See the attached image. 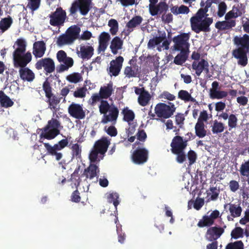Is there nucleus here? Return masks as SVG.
<instances>
[{
  "instance_id": "nucleus-6",
  "label": "nucleus",
  "mask_w": 249,
  "mask_h": 249,
  "mask_svg": "<svg viewBox=\"0 0 249 249\" xmlns=\"http://www.w3.org/2000/svg\"><path fill=\"white\" fill-rule=\"evenodd\" d=\"M26 51L17 48L13 52V59L15 65L17 64L20 67H25L32 60V54L30 52H27L22 55Z\"/></svg>"
},
{
  "instance_id": "nucleus-57",
  "label": "nucleus",
  "mask_w": 249,
  "mask_h": 249,
  "mask_svg": "<svg viewBox=\"0 0 249 249\" xmlns=\"http://www.w3.org/2000/svg\"><path fill=\"white\" fill-rule=\"evenodd\" d=\"M110 39V36L108 33L103 32L99 36V42L108 43V41Z\"/></svg>"
},
{
  "instance_id": "nucleus-18",
  "label": "nucleus",
  "mask_w": 249,
  "mask_h": 249,
  "mask_svg": "<svg viewBox=\"0 0 249 249\" xmlns=\"http://www.w3.org/2000/svg\"><path fill=\"white\" fill-rule=\"evenodd\" d=\"M249 51L236 49L232 51V56L238 60V65L245 67L248 63L247 53Z\"/></svg>"
},
{
  "instance_id": "nucleus-3",
  "label": "nucleus",
  "mask_w": 249,
  "mask_h": 249,
  "mask_svg": "<svg viewBox=\"0 0 249 249\" xmlns=\"http://www.w3.org/2000/svg\"><path fill=\"white\" fill-rule=\"evenodd\" d=\"M60 126V122L56 119L52 118L48 122L47 124L43 128L40 129L42 131L40 134V140L44 138L47 140H52L56 137L59 133V128Z\"/></svg>"
},
{
  "instance_id": "nucleus-13",
  "label": "nucleus",
  "mask_w": 249,
  "mask_h": 249,
  "mask_svg": "<svg viewBox=\"0 0 249 249\" xmlns=\"http://www.w3.org/2000/svg\"><path fill=\"white\" fill-rule=\"evenodd\" d=\"M68 112L71 116L76 119L82 120L85 118V111L83 110L82 105L72 103L68 107Z\"/></svg>"
},
{
  "instance_id": "nucleus-62",
  "label": "nucleus",
  "mask_w": 249,
  "mask_h": 249,
  "mask_svg": "<svg viewBox=\"0 0 249 249\" xmlns=\"http://www.w3.org/2000/svg\"><path fill=\"white\" fill-rule=\"evenodd\" d=\"M160 97L169 101H174L176 99V96L170 93L167 91H164L162 92L160 95Z\"/></svg>"
},
{
  "instance_id": "nucleus-43",
  "label": "nucleus",
  "mask_w": 249,
  "mask_h": 249,
  "mask_svg": "<svg viewBox=\"0 0 249 249\" xmlns=\"http://www.w3.org/2000/svg\"><path fill=\"white\" fill-rule=\"evenodd\" d=\"M47 98L48 99L47 102L49 104V107L51 108L55 109L56 105L60 103L61 99H62V97H58L54 94L52 93L51 97Z\"/></svg>"
},
{
  "instance_id": "nucleus-33",
  "label": "nucleus",
  "mask_w": 249,
  "mask_h": 249,
  "mask_svg": "<svg viewBox=\"0 0 249 249\" xmlns=\"http://www.w3.org/2000/svg\"><path fill=\"white\" fill-rule=\"evenodd\" d=\"M142 20V17L140 16H136L127 23L126 26L128 29H131L132 31L133 28L141 24Z\"/></svg>"
},
{
  "instance_id": "nucleus-64",
  "label": "nucleus",
  "mask_w": 249,
  "mask_h": 249,
  "mask_svg": "<svg viewBox=\"0 0 249 249\" xmlns=\"http://www.w3.org/2000/svg\"><path fill=\"white\" fill-rule=\"evenodd\" d=\"M71 200L75 203L79 202L81 200L80 193L77 189L75 190L71 194Z\"/></svg>"
},
{
  "instance_id": "nucleus-9",
  "label": "nucleus",
  "mask_w": 249,
  "mask_h": 249,
  "mask_svg": "<svg viewBox=\"0 0 249 249\" xmlns=\"http://www.w3.org/2000/svg\"><path fill=\"white\" fill-rule=\"evenodd\" d=\"M35 67L37 70L43 68L46 74L51 73L55 70V64L52 58H44L38 60L35 64Z\"/></svg>"
},
{
  "instance_id": "nucleus-23",
  "label": "nucleus",
  "mask_w": 249,
  "mask_h": 249,
  "mask_svg": "<svg viewBox=\"0 0 249 249\" xmlns=\"http://www.w3.org/2000/svg\"><path fill=\"white\" fill-rule=\"evenodd\" d=\"M236 25L235 20H226L222 21H218L215 23V27L219 30L223 31L229 30Z\"/></svg>"
},
{
  "instance_id": "nucleus-8",
  "label": "nucleus",
  "mask_w": 249,
  "mask_h": 249,
  "mask_svg": "<svg viewBox=\"0 0 249 249\" xmlns=\"http://www.w3.org/2000/svg\"><path fill=\"white\" fill-rule=\"evenodd\" d=\"M50 24L53 26L60 27L63 25L66 18V12L60 7L56 9L54 12L49 15Z\"/></svg>"
},
{
  "instance_id": "nucleus-22",
  "label": "nucleus",
  "mask_w": 249,
  "mask_h": 249,
  "mask_svg": "<svg viewBox=\"0 0 249 249\" xmlns=\"http://www.w3.org/2000/svg\"><path fill=\"white\" fill-rule=\"evenodd\" d=\"M19 70L20 77L24 81L31 82L35 78L34 73L28 68L21 67Z\"/></svg>"
},
{
  "instance_id": "nucleus-16",
  "label": "nucleus",
  "mask_w": 249,
  "mask_h": 249,
  "mask_svg": "<svg viewBox=\"0 0 249 249\" xmlns=\"http://www.w3.org/2000/svg\"><path fill=\"white\" fill-rule=\"evenodd\" d=\"M168 5L165 1H160L157 4L151 5L149 8V12L152 16H155L166 13L168 10Z\"/></svg>"
},
{
  "instance_id": "nucleus-34",
  "label": "nucleus",
  "mask_w": 249,
  "mask_h": 249,
  "mask_svg": "<svg viewBox=\"0 0 249 249\" xmlns=\"http://www.w3.org/2000/svg\"><path fill=\"white\" fill-rule=\"evenodd\" d=\"M122 113L124 115L123 120L128 123L129 124H130V122L133 121L135 118V114L134 112L128 108V107H124L122 111Z\"/></svg>"
},
{
  "instance_id": "nucleus-50",
  "label": "nucleus",
  "mask_w": 249,
  "mask_h": 249,
  "mask_svg": "<svg viewBox=\"0 0 249 249\" xmlns=\"http://www.w3.org/2000/svg\"><path fill=\"white\" fill-rule=\"evenodd\" d=\"M71 153L73 158L80 159L81 158V148L78 143L73 144L71 147Z\"/></svg>"
},
{
  "instance_id": "nucleus-51",
  "label": "nucleus",
  "mask_w": 249,
  "mask_h": 249,
  "mask_svg": "<svg viewBox=\"0 0 249 249\" xmlns=\"http://www.w3.org/2000/svg\"><path fill=\"white\" fill-rule=\"evenodd\" d=\"M228 92L223 90H213V93H210V97L212 99H220L227 97Z\"/></svg>"
},
{
  "instance_id": "nucleus-45",
  "label": "nucleus",
  "mask_w": 249,
  "mask_h": 249,
  "mask_svg": "<svg viewBox=\"0 0 249 249\" xmlns=\"http://www.w3.org/2000/svg\"><path fill=\"white\" fill-rule=\"evenodd\" d=\"M224 128V125L222 123L215 120L212 126V131L213 134H218L222 133Z\"/></svg>"
},
{
  "instance_id": "nucleus-61",
  "label": "nucleus",
  "mask_w": 249,
  "mask_h": 249,
  "mask_svg": "<svg viewBox=\"0 0 249 249\" xmlns=\"http://www.w3.org/2000/svg\"><path fill=\"white\" fill-rule=\"evenodd\" d=\"M136 137L138 140L144 142L147 138V135L144 130H139L136 134Z\"/></svg>"
},
{
  "instance_id": "nucleus-20",
  "label": "nucleus",
  "mask_w": 249,
  "mask_h": 249,
  "mask_svg": "<svg viewBox=\"0 0 249 249\" xmlns=\"http://www.w3.org/2000/svg\"><path fill=\"white\" fill-rule=\"evenodd\" d=\"M110 144V140H108L107 137H102L95 142L94 148L97 150L99 154L103 155L107 152Z\"/></svg>"
},
{
  "instance_id": "nucleus-37",
  "label": "nucleus",
  "mask_w": 249,
  "mask_h": 249,
  "mask_svg": "<svg viewBox=\"0 0 249 249\" xmlns=\"http://www.w3.org/2000/svg\"><path fill=\"white\" fill-rule=\"evenodd\" d=\"M207 196H210L208 200L212 201L216 200L219 196L220 193V190L216 187H211L210 189L207 191Z\"/></svg>"
},
{
  "instance_id": "nucleus-53",
  "label": "nucleus",
  "mask_w": 249,
  "mask_h": 249,
  "mask_svg": "<svg viewBox=\"0 0 249 249\" xmlns=\"http://www.w3.org/2000/svg\"><path fill=\"white\" fill-rule=\"evenodd\" d=\"M227 9V6L224 1L220 2L218 5V11L217 15L219 17H223L226 13Z\"/></svg>"
},
{
  "instance_id": "nucleus-41",
  "label": "nucleus",
  "mask_w": 249,
  "mask_h": 249,
  "mask_svg": "<svg viewBox=\"0 0 249 249\" xmlns=\"http://www.w3.org/2000/svg\"><path fill=\"white\" fill-rule=\"evenodd\" d=\"M213 222L209 215H205L200 219L197 225L199 228H203L205 227H210L213 224Z\"/></svg>"
},
{
  "instance_id": "nucleus-44",
  "label": "nucleus",
  "mask_w": 249,
  "mask_h": 249,
  "mask_svg": "<svg viewBox=\"0 0 249 249\" xmlns=\"http://www.w3.org/2000/svg\"><path fill=\"white\" fill-rule=\"evenodd\" d=\"M244 230L240 227H236L234 228L231 233V238L234 239L242 238L244 237Z\"/></svg>"
},
{
  "instance_id": "nucleus-46",
  "label": "nucleus",
  "mask_w": 249,
  "mask_h": 249,
  "mask_svg": "<svg viewBox=\"0 0 249 249\" xmlns=\"http://www.w3.org/2000/svg\"><path fill=\"white\" fill-rule=\"evenodd\" d=\"M67 80L71 83H77L83 80L81 74L78 72H74L67 76Z\"/></svg>"
},
{
  "instance_id": "nucleus-31",
  "label": "nucleus",
  "mask_w": 249,
  "mask_h": 249,
  "mask_svg": "<svg viewBox=\"0 0 249 249\" xmlns=\"http://www.w3.org/2000/svg\"><path fill=\"white\" fill-rule=\"evenodd\" d=\"M13 23V19L10 16L2 18L0 21V30L4 33L7 30Z\"/></svg>"
},
{
  "instance_id": "nucleus-19",
  "label": "nucleus",
  "mask_w": 249,
  "mask_h": 249,
  "mask_svg": "<svg viewBox=\"0 0 249 249\" xmlns=\"http://www.w3.org/2000/svg\"><path fill=\"white\" fill-rule=\"evenodd\" d=\"M233 42L235 45L239 47L237 49L249 51V36L248 35L245 34L241 37L235 36L233 38Z\"/></svg>"
},
{
  "instance_id": "nucleus-32",
  "label": "nucleus",
  "mask_w": 249,
  "mask_h": 249,
  "mask_svg": "<svg viewBox=\"0 0 249 249\" xmlns=\"http://www.w3.org/2000/svg\"><path fill=\"white\" fill-rule=\"evenodd\" d=\"M78 2L81 14L83 16L86 15L90 10L89 0H79Z\"/></svg>"
},
{
  "instance_id": "nucleus-17",
  "label": "nucleus",
  "mask_w": 249,
  "mask_h": 249,
  "mask_svg": "<svg viewBox=\"0 0 249 249\" xmlns=\"http://www.w3.org/2000/svg\"><path fill=\"white\" fill-rule=\"evenodd\" d=\"M192 69L196 71V74L199 76L203 71L208 74L209 72V65L207 61L201 59L198 62L194 61L192 63Z\"/></svg>"
},
{
  "instance_id": "nucleus-14",
  "label": "nucleus",
  "mask_w": 249,
  "mask_h": 249,
  "mask_svg": "<svg viewBox=\"0 0 249 249\" xmlns=\"http://www.w3.org/2000/svg\"><path fill=\"white\" fill-rule=\"evenodd\" d=\"M187 145L186 141H183L182 137L176 136L174 137L171 143L172 152L174 154H178L180 151H184Z\"/></svg>"
},
{
  "instance_id": "nucleus-40",
  "label": "nucleus",
  "mask_w": 249,
  "mask_h": 249,
  "mask_svg": "<svg viewBox=\"0 0 249 249\" xmlns=\"http://www.w3.org/2000/svg\"><path fill=\"white\" fill-rule=\"evenodd\" d=\"M73 42L72 40L68 36V35L65 33L60 35L57 38V44L59 46H62L66 44H71Z\"/></svg>"
},
{
  "instance_id": "nucleus-5",
  "label": "nucleus",
  "mask_w": 249,
  "mask_h": 249,
  "mask_svg": "<svg viewBox=\"0 0 249 249\" xmlns=\"http://www.w3.org/2000/svg\"><path fill=\"white\" fill-rule=\"evenodd\" d=\"M68 143V140L65 139L61 140L53 146H51L49 143H44V145L47 150V153L52 156H54L55 159L59 160L61 159L62 154L61 152L58 151L67 146Z\"/></svg>"
},
{
  "instance_id": "nucleus-21",
  "label": "nucleus",
  "mask_w": 249,
  "mask_h": 249,
  "mask_svg": "<svg viewBox=\"0 0 249 249\" xmlns=\"http://www.w3.org/2000/svg\"><path fill=\"white\" fill-rule=\"evenodd\" d=\"M46 49V45L43 41H38L34 43L33 53L36 58L42 57Z\"/></svg>"
},
{
  "instance_id": "nucleus-48",
  "label": "nucleus",
  "mask_w": 249,
  "mask_h": 249,
  "mask_svg": "<svg viewBox=\"0 0 249 249\" xmlns=\"http://www.w3.org/2000/svg\"><path fill=\"white\" fill-rule=\"evenodd\" d=\"M108 25L110 27L109 31L112 35H116L118 31V23L115 19H111L109 20Z\"/></svg>"
},
{
  "instance_id": "nucleus-7",
  "label": "nucleus",
  "mask_w": 249,
  "mask_h": 249,
  "mask_svg": "<svg viewBox=\"0 0 249 249\" xmlns=\"http://www.w3.org/2000/svg\"><path fill=\"white\" fill-rule=\"evenodd\" d=\"M190 38L189 33H181L173 38L174 43V49L176 51L186 50L189 51Z\"/></svg>"
},
{
  "instance_id": "nucleus-27",
  "label": "nucleus",
  "mask_w": 249,
  "mask_h": 249,
  "mask_svg": "<svg viewBox=\"0 0 249 249\" xmlns=\"http://www.w3.org/2000/svg\"><path fill=\"white\" fill-rule=\"evenodd\" d=\"M81 29L77 25H73L69 27L66 32L70 38L73 42L76 39L78 38Z\"/></svg>"
},
{
  "instance_id": "nucleus-25",
  "label": "nucleus",
  "mask_w": 249,
  "mask_h": 249,
  "mask_svg": "<svg viewBox=\"0 0 249 249\" xmlns=\"http://www.w3.org/2000/svg\"><path fill=\"white\" fill-rule=\"evenodd\" d=\"M94 49L91 46L80 47V57L83 59H89L93 54Z\"/></svg>"
},
{
  "instance_id": "nucleus-29",
  "label": "nucleus",
  "mask_w": 249,
  "mask_h": 249,
  "mask_svg": "<svg viewBox=\"0 0 249 249\" xmlns=\"http://www.w3.org/2000/svg\"><path fill=\"white\" fill-rule=\"evenodd\" d=\"M180 52L174 58V62L177 65H181L188 58V51L186 50L180 51Z\"/></svg>"
},
{
  "instance_id": "nucleus-35",
  "label": "nucleus",
  "mask_w": 249,
  "mask_h": 249,
  "mask_svg": "<svg viewBox=\"0 0 249 249\" xmlns=\"http://www.w3.org/2000/svg\"><path fill=\"white\" fill-rule=\"evenodd\" d=\"M119 197V194L116 192L107 194V202L109 203H113L116 210H117V207L120 203L118 200Z\"/></svg>"
},
{
  "instance_id": "nucleus-15",
  "label": "nucleus",
  "mask_w": 249,
  "mask_h": 249,
  "mask_svg": "<svg viewBox=\"0 0 249 249\" xmlns=\"http://www.w3.org/2000/svg\"><path fill=\"white\" fill-rule=\"evenodd\" d=\"M224 208L225 209H228L230 213V215L227 216L229 221H233L234 218L240 216L242 212V209L240 204L230 203L225 204Z\"/></svg>"
},
{
  "instance_id": "nucleus-28",
  "label": "nucleus",
  "mask_w": 249,
  "mask_h": 249,
  "mask_svg": "<svg viewBox=\"0 0 249 249\" xmlns=\"http://www.w3.org/2000/svg\"><path fill=\"white\" fill-rule=\"evenodd\" d=\"M242 15L241 10L238 6H233L232 10L228 12L225 15V18L226 20H234V19Z\"/></svg>"
},
{
  "instance_id": "nucleus-52",
  "label": "nucleus",
  "mask_w": 249,
  "mask_h": 249,
  "mask_svg": "<svg viewBox=\"0 0 249 249\" xmlns=\"http://www.w3.org/2000/svg\"><path fill=\"white\" fill-rule=\"evenodd\" d=\"M41 0H28L27 7L32 11L36 10L40 5Z\"/></svg>"
},
{
  "instance_id": "nucleus-12",
  "label": "nucleus",
  "mask_w": 249,
  "mask_h": 249,
  "mask_svg": "<svg viewBox=\"0 0 249 249\" xmlns=\"http://www.w3.org/2000/svg\"><path fill=\"white\" fill-rule=\"evenodd\" d=\"M124 60V57L119 56L110 61V66L107 69L108 73L110 76L116 77L119 74L122 68Z\"/></svg>"
},
{
  "instance_id": "nucleus-38",
  "label": "nucleus",
  "mask_w": 249,
  "mask_h": 249,
  "mask_svg": "<svg viewBox=\"0 0 249 249\" xmlns=\"http://www.w3.org/2000/svg\"><path fill=\"white\" fill-rule=\"evenodd\" d=\"M151 98V97L150 93L147 91L141 96H139L138 102L140 105L142 107H145L149 104Z\"/></svg>"
},
{
  "instance_id": "nucleus-11",
  "label": "nucleus",
  "mask_w": 249,
  "mask_h": 249,
  "mask_svg": "<svg viewBox=\"0 0 249 249\" xmlns=\"http://www.w3.org/2000/svg\"><path fill=\"white\" fill-rule=\"evenodd\" d=\"M227 228L226 225H224L222 227H211L208 228L206 234L205 238L209 241H213L218 239L222 234L224 232L225 229Z\"/></svg>"
},
{
  "instance_id": "nucleus-59",
  "label": "nucleus",
  "mask_w": 249,
  "mask_h": 249,
  "mask_svg": "<svg viewBox=\"0 0 249 249\" xmlns=\"http://www.w3.org/2000/svg\"><path fill=\"white\" fill-rule=\"evenodd\" d=\"M175 119L176 124L178 125L180 128H181L182 125L184 124V121L185 120L183 114L181 113H178L176 115Z\"/></svg>"
},
{
  "instance_id": "nucleus-42",
  "label": "nucleus",
  "mask_w": 249,
  "mask_h": 249,
  "mask_svg": "<svg viewBox=\"0 0 249 249\" xmlns=\"http://www.w3.org/2000/svg\"><path fill=\"white\" fill-rule=\"evenodd\" d=\"M137 71L138 68L136 70V68L134 65L133 67L126 66L124 69V73L126 77L130 78L137 76Z\"/></svg>"
},
{
  "instance_id": "nucleus-30",
  "label": "nucleus",
  "mask_w": 249,
  "mask_h": 249,
  "mask_svg": "<svg viewBox=\"0 0 249 249\" xmlns=\"http://www.w3.org/2000/svg\"><path fill=\"white\" fill-rule=\"evenodd\" d=\"M195 130L196 136L199 138H202L207 135V130L205 128L204 123L197 122L195 126Z\"/></svg>"
},
{
  "instance_id": "nucleus-10",
  "label": "nucleus",
  "mask_w": 249,
  "mask_h": 249,
  "mask_svg": "<svg viewBox=\"0 0 249 249\" xmlns=\"http://www.w3.org/2000/svg\"><path fill=\"white\" fill-rule=\"evenodd\" d=\"M148 159V151L145 148H137L132 155L133 161L137 164H142Z\"/></svg>"
},
{
  "instance_id": "nucleus-24",
  "label": "nucleus",
  "mask_w": 249,
  "mask_h": 249,
  "mask_svg": "<svg viewBox=\"0 0 249 249\" xmlns=\"http://www.w3.org/2000/svg\"><path fill=\"white\" fill-rule=\"evenodd\" d=\"M123 40L119 37L115 36L111 41L110 49L113 54H116L118 51L122 49Z\"/></svg>"
},
{
  "instance_id": "nucleus-47",
  "label": "nucleus",
  "mask_w": 249,
  "mask_h": 249,
  "mask_svg": "<svg viewBox=\"0 0 249 249\" xmlns=\"http://www.w3.org/2000/svg\"><path fill=\"white\" fill-rule=\"evenodd\" d=\"M225 249H244V245L241 240H238L228 244Z\"/></svg>"
},
{
  "instance_id": "nucleus-56",
  "label": "nucleus",
  "mask_w": 249,
  "mask_h": 249,
  "mask_svg": "<svg viewBox=\"0 0 249 249\" xmlns=\"http://www.w3.org/2000/svg\"><path fill=\"white\" fill-rule=\"evenodd\" d=\"M71 180L73 182L76 188L79 185L81 179L78 172H73L71 175Z\"/></svg>"
},
{
  "instance_id": "nucleus-2",
  "label": "nucleus",
  "mask_w": 249,
  "mask_h": 249,
  "mask_svg": "<svg viewBox=\"0 0 249 249\" xmlns=\"http://www.w3.org/2000/svg\"><path fill=\"white\" fill-rule=\"evenodd\" d=\"M208 16L200 8L198 9L195 15L190 18L192 30L197 34L201 32H210V26L212 24L213 19Z\"/></svg>"
},
{
  "instance_id": "nucleus-63",
  "label": "nucleus",
  "mask_w": 249,
  "mask_h": 249,
  "mask_svg": "<svg viewBox=\"0 0 249 249\" xmlns=\"http://www.w3.org/2000/svg\"><path fill=\"white\" fill-rule=\"evenodd\" d=\"M99 153V152L95 148L91 151L89 155L90 162H95L96 161Z\"/></svg>"
},
{
  "instance_id": "nucleus-39",
  "label": "nucleus",
  "mask_w": 249,
  "mask_h": 249,
  "mask_svg": "<svg viewBox=\"0 0 249 249\" xmlns=\"http://www.w3.org/2000/svg\"><path fill=\"white\" fill-rule=\"evenodd\" d=\"M166 34L164 33L159 36H156L152 39H150L148 43L149 47H154L156 45L160 44L164 39H166Z\"/></svg>"
},
{
  "instance_id": "nucleus-60",
  "label": "nucleus",
  "mask_w": 249,
  "mask_h": 249,
  "mask_svg": "<svg viewBox=\"0 0 249 249\" xmlns=\"http://www.w3.org/2000/svg\"><path fill=\"white\" fill-rule=\"evenodd\" d=\"M209 119V116L206 110H203L200 112V115L198 118L197 122L200 123H204V122H207Z\"/></svg>"
},
{
  "instance_id": "nucleus-55",
  "label": "nucleus",
  "mask_w": 249,
  "mask_h": 249,
  "mask_svg": "<svg viewBox=\"0 0 249 249\" xmlns=\"http://www.w3.org/2000/svg\"><path fill=\"white\" fill-rule=\"evenodd\" d=\"M187 157L189 160V164L192 165L196 162L197 158V155L194 151L190 150L188 152Z\"/></svg>"
},
{
  "instance_id": "nucleus-4",
  "label": "nucleus",
  "mask_w": 249,
  "mask_h": 249,
  "mask_svg": "<svg viewBox=\"0 0 249 249\" xmlns=\"http://www.w3.org/2000/svg\"><path fill=\"white\" fill-rule=\"evenodd\" d=\"M176 109L175 105L171 102H168V105L160 103L155 107V113L159 118L168 119L174 114Z\"/></svg>"
},
{
  "instance_id": "nucleus-58",
  "label": "nucleus",
  "mask_w": 249,
  "mask_h": 249,
  "mask_svg": "<svg viewBox=\"0 0 249 249\" xmlns=\"http://www.w3.org/2000/svg\"><path fill=\"white\" fill-rule=\"evenodd\" d=\"M86 90L87 89L84 87L79 88L74 92L73 96L76 98L85 97Z\"/></svg>"
},
{
  "instance_id": "nucleus-26",
  "label": "nucleus",
  "mask_w": 249,
  "mask_h": 249,
  "mask_svg": "<svg viewBox=\"0 0 249 249\" xmlns=\"http://www.w3.org/2000/svg\"><path fill=\"white\" fill-rule=\"evenodd\" d=\"M14 102L4 92L0 90V104L1 107L9 108L14 105Z\"/></svg>"
},
{
  "instance_id": "nucleus-36",
  "label": "nucleus",
  "mask_w": 249,
  "mask_h": 249,
  "mask_svg": "<svg viewBox=\"0 0 249 249\" xmlns=\"http://www.w3.org/2000/svg\"><path fill=\"white\" fill-rule=\"evenodd\" d=\"M178 98L185 102L189 101L192 102H196V99L192 97L191 94L188 91L182 89L178 91Z\"/></svg>"
},
{
  "instance_id": "nucleus-49",
  "label": "nucleus",
  "mask_w": 249,
  "mask_h": 249,
  "mask_svg": "<svg viewBox=\"0 0 249 249\" xmlns=\"http://www.w3.org/2000/svg\"><path fill=\"white\" fill-rule=\"evenodd\" d=\"M42 88L45 93L46 98H50L52 95L53 88L51 87V84L48 81V79L43 82Z\"/></svg>"
},
{
  "instance_id": "nucleus-1",
  "label": "nucleus",
  "mask_w": 249,
  "mask_h": 249,
  "mask_svg": "<svg viewBox=\"0 0 249 249\" xmlns=\"http://www.w3.org/2000/svg\"><path fill=\"white\" fill-rule=\"evenodd\" d=\"M114 91L113 84L110 82L107 86L101 87L99 93L93 94L90 99L91 104L94 105L97 102L100 101L99 105V112L103 116L101 123L106 124L111 122L115 124L119 116V110L118 107L113 104L110 105L107 101L104 100L108 98Z\"/></svg>"
},
{
  "instance_id": "nucleus-54",
  "label": "nucleus",
  "mask_w": 249,
  "mask_h": 249,
  "mask_svg": "<svg viewBox=\"0 0 249 249\" xmlns=\"http://www.w3.org/2000/svg\"><path fill=\"white\" fill-rule=\"evenodd\" d=\"M237 118L236 116L231 114L229 116L228 119V126L229 127V131H231L232 128L236 127L237 125Z\"/></svg>"
}]
</instances>
